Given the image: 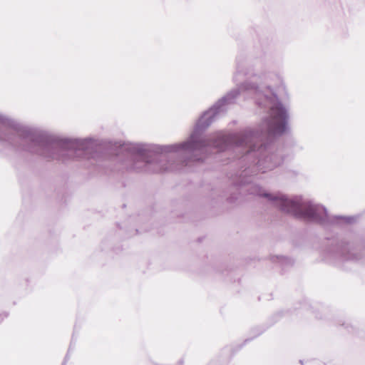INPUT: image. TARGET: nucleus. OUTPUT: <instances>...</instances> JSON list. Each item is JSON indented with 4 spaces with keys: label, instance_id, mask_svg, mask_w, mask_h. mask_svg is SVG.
Here are the masks:
<instances>
[{
    "label": "nucleus",
    "instance_id": "1a4fd4ad",
    "mask_svg": "<svg viewBox=\"0 0 365 365\" xmlns=\"http://www.w3.org/2000/svg\"><path fill=\"white\" fill-rule=\"evenodd\" d=\"M0 139H4V138L0 135Z\"/></svg>",
    "mask_w": 365,
    "mask_h": 365
},
{
    "label": "nucleus",
    "instance_id": "f257e3e1",
    "mask_svg": "<svg viewBox=\"0 0 365 365\" xmlns=\"http://www.w3.org/2000/svg\"><path fill=\"white\" fill-rule=\"evenodd\" d=\"M247 91L255 95V100L259 106L269 107L268 115L263 118L257 130L247 129L239 134L227 135L222 132L215 133L205 139L201 137L202 132L212 123L217 113L216 108H211L203 113L197 121L190 137L183 143L166 145L142 144V162L150 163V154L175 153L181 163L187 160H200L207 152L208 147L223 150L230 144L239 147L250 159L253 160L252 166L248 168L247 173H255L257 170L262 173L272 170L281 163L280 158L267 145L256 147L252 140L263 135L277 136L282 135L287 129L289 113L287 108L279 102L275 93L269 87L259 89L255 83L246 81L239 87V91H231L225 98L230 102L240 92Z\"/></svg>",
    "mask_w": 365,
    "mask_h": 365
},
{
    "label": "nucleus",
    "instance_id": "0eeeda50",
    "mask_svg": "<svg viewBox=\"0 0 365 365\" xmlns=\"http://www.w3.org/2000/svg\"><path fill=\"white\" fill-rule=\"evenodd\" d=\"M278 81H279V85H278L279 88V87H282V86H283V84H282V80H281V79H279Z\"/></svg>",
    "mask_w": 365,
    "mask_h": 365
},
{
    "label": "nucleus",
    "instance_id": "6e6552de",
    "mask_svg": "<svg viewBox=\"0 0 365 365\" xmlns=\"http://www.w3.org/2000/svg\"><path fill=\"white\" fill-rule=\"evenodd\" d=\"M141 167H142V166H141V165H137V164H136V165H135V168L136 169H140V168H141Z\"/></svg>",
    "mask_w": 365,
    "mask_h": 365
},
{
    "label": "nucleus",
    "instance_id": "20e7f679",
    "mask_svg": "<svg viewBox=\"0 0 365 365\" xmlns=\"http://www.w3.org/2000/svg\"><path fill=\"white\" fill-rule=\"evenodd\" d=\"M93 141L90 138L68 139L63 142V145L69 150L76 153V157H81L84 152L91 148Z\"/></svg>",
    "mask_w": 365,
    "mask_h": 365
},
{
    "label": "nucleus",
    "instance_id": "f03ea898",
    "mask_svg": "<svg viewBox=\"0 0 365 365\" xmlns=\"http://www.w3.org/2000/svg\"><path fill=\"white\" fill-rule=\"evenodd\" d=\"M250 194L264 197L282 211L296 216L322 222L327 215L323 206L306 202L299 196L289 197L282 193H270L257 185H252Z\"/></svg>",
    "mask_w": 365,
    "mask_h": 365
},
{
    "label": "nucleus",
    "instance_id": "423d86ee",
    "mask_svg": "<svg viewBox=\"0 0 365 365\" xmlns=\"http://www.w3.org/2000/svg\"><path fill=\"white\" fill-rule=\"evenodd\" d=\"M41 155H45L46 157L55 158L54 155H48L45 152H41Z\"/></svg>",
    "mask_w": 365,
    "mask_h": 365
},
{
    "label": "nucleus",
    "instance_id": "39448f33",
    "mask_svg": "<svg viewBox=\"0 0 365 365\" xmlns=\"http://www.w3.org/2000/svg\"><path fill=\"white\" fill-rule=\"evenodd\" d=\"M175 167L172 164L169 165H160L159 167V170H170L174 169Z\"/></svg>",
    "mask_w": 365,
    "mask_h": 365
},
{
    "label": "nucleus",
    "instance_id": "7ed1b4c3",
    "mask_svg": "<svg viewBox=\"0 0 365 365\" xmlns=\"http://www.w3.org/2000/svg\"><path fill=\"white\" fill-rule=\"evenodd\" d=\"M0 125L4 128L13 129L21 136L29 138L31 140H34L36 130L20 124L16 120L1 113H0Z\"/></svg>",
    "mask_w": 365,
    "mask_h": 365
}]
</instances>
